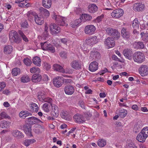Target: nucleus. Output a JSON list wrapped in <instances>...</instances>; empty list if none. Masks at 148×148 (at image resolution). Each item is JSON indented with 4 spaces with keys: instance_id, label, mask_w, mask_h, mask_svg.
<instances>
[{
    "instance_id": "nucleus-1",
    "label": "nucleus",
    "mask_w": 148,
    "mask_h": 148,
    "mask_svg": "<svg viewBox=\"0 0 148 148\" xmlns=\"http://www.w3.org/2000/svg\"><path fill=\"white\" fill-rule=\"evenodd\" d=\"M38 96L40 101L43 102H47L50 104L51 107L53 112L54 113L53 115L56 116L58 115L59 113V110L58 107L54 104H52V100L51 99L46 97L45 94L42 91L38 92Z\"/></svg>"
},
{
    "instance_id": "nucleus-2",
    "label": "nucleus",
    "mask_w": 148,
    "mask_h": 148,
    "mask_svg": "<svg viewBox=\"0 0 148 148\" xmlns=\"http://www.w3.org/2000/svg\"><path fill=\"white\" fill-rule=\"evenodd\" d=\"M52 18L59 25L64 26H67L68 25L67 23V19L66 17L57 15L55 12H53L52 13Z\"/></svg>"
},
{
    "instance_id": "nucleus-3",
    "label": "nucleus",
    "mask_w": 148,
    "mask_h": 148,
    "mask_svg": "<svg viewBox=\"0 0 148 148\" xmlns=\"http://www.w3.org/2000/svg\"><path fill=\"white\" fill-rule=\"evenodd\" d=\"M133 59L134 62L138 64H140L145 61V57L143 53L138 51L136 52L133 54Z\"/></svg>"
},
{
    "instance_id": "nucleus-4",
    "label": "nucleus",
    "mask_w": 148,
    "mask_h": 148,
    "mask_svg": "<svg viewBox=\"0 0 148 148\" xmlns=\"http://www.w3.org/2000/svg\"><path fill=\"white\" fill-rule=\"evenodd\" d=\"M107 33L110 35H112L116 39H118L120 37V33L116 29L112 27H108L106 29Z\"/></svg>"
},
{
    "instance_id": "nucleus-5",
    "label": "nucleus",
    "mask_w": 148,
    "mask_h": 148,
    "mask_svg": "<svg viewBox=\"0 0 148 148\" xmlns=\"http://www.w3.org/2000/svg\"><path fill=\"white\" fill-rule=\"evenodd\" d=\"M9 37L11 42H14L18 43L20 41L17 33L14 30L11 31L9 33Z\"/></svg>"
},
{
    "instance_id": "nucleus-6",
    "label": "nucleus",
    "mask_w": 148,
    "mask_h": 148,
    "mask_svg": "<svg viewBox=\"0 0 148 148\" xmlns=\"http://www.w3.org/2000/svg\"><path fill=\"white\" fill-rule=\"evenodd\" d=\"M104 44L105 47L108 49L114 47L115 45L114 38L112 37H108L105 39Z\"/></svg>"
},
{
    "instance_id": "nucleus-7",
    "label": "nucleus",
    "mask_w": 148,
    "mask_h": 148,
    "mask_svg": "<svg viewBox=\"0 0 148 148\" xmlns=\"http://www.w3.org/2000/svg\"><path fill=\"white\" fill-rule=\"evenodd\" d=\"M124 14L123 10L119 8L114 10L111 13V16L114 18H118L122 16Z\"/></svg>"
},
{
    "instance_id": "nucleus-8",
    "label": "nucleus",
    "mask_w": 148,
    "mask_h": 148,
    "mask_svg": "<svg viewBox=\"0 0 148 148\" xmlns=\"http://www.w3.org/2000/svg\"><path fill=\"white\" fill-rule=\"evenodd\" d=\"M96 29L95 27L93 25L91 24L85 27L84 32L86 34L91 35L94 33Z\"/></svg>"
},
{
    "instance_id": "nucleus-9",
    "label": "nucleus",
    "mask_w": 148,
    "mask_h": 148,
    "mask_svg": "<svg viewBox=\"0 0 148 148\" xmlns=\"http://www.w3.org/2000/svg\"><path fill=\"white\" fill-rule=\"evenodd\" d=\"M85 42L86 44H85L84 45V44H83L82 45H81V47L84 51V53L86 54L88 53L89 51V50L87 49L88 47H87V45H89L91 46L93 44L92 41H91V39L90 37L87 39Z\"/></svg>"
},
{
    "instance_id": "nucleus-10",
    "label": "nucleus",
    "mask_w": 148,
    "mask_h": 148,
    "mask_svg": "<svg viewBox=\"0 0 148 148\" xmlns=\"http://www.w3.org/2000/svg\"><path fill=\"white\" fill-rule=\"evenodd\" d=\"M138 71L140 75L143 77L145 76L148 75V66L142 65L139 68Z\"/></svg>"
},
{
    "instance_id": "nucleus-11",
    "label": "nucleus",
    "mask_w": 148,
    "mask_h": 148,
    "mask_svg": "<svg viewBox=\"0 0 148 148\" xmlns=\"http://www.w3.org/2000/svg\"><path fill=\"white\" fill-rule=\"evenodd\" d=\"M85 114L84 116L81 115L79 114L75 115L73 116L75 121L79 123H82L86 121V119L88 118L87 116L86 117Z\"/></svg>"
},
{
    "instance_id": "nucleus-12",
    "label": "nucleus",
    "mask_w": 148,
    "mask_h": 148,
    "mask_svg": "<svg viewBox=\"0 0 148 148\" xmlns=\"http://www.w3.org/2000/svg\"><path fill=\"white\" fill-rule=\"evenodd\" d=\"M53 82L55 86L59 88L62 86L63 83V78L60 76L56 77L53 79Z\"/></svg>"
},
{
    "instance_id": "nucleus-13",
    "label": "nucleus",
    "mask_w": 148,
    "mask_h": 148,
    "mask_svg": "<svg viewBox=\"0 0 148 148\" xmlns=\"http://www.w3.org/2000/svg\"><path fill=\"white\" fill-rule=\"evenodd\" d=\"M49 27L51 33L52 34H57L60 31V27L56 24H51Z\"/></svg>"
},
{
    "instance_id": "nucleus-14",
    "label": "nucleus",
    "mask_w": 148,
    "mask_h": 148,
    "mask_svg": "<svg viewBox=\"0 0 148 148\" xmlns=\"http://www.w3.org/2000/svg\"><path fill=\"white\" fill-rule=\"evenodd\" d=\"M145 8L144 4L141 3H135L133 7V10L135 11H141L144 10Z\"/></svg>"
},
{
    "instance_id": "nucleus-15",
    "label": "nucleus",
    "mask_w": 148,
    "mask_h": 148,
    "mask_svg": "<svg viewBox=\"0 0 148 148\" xmlns=\"http://www.w3.org/2000/svg\"><path fill=\"white\" fill-rule=\"evenodd\" d=\"M71 67L76 70H79L82 68V64L78 60H73L70 63Z\"/></svg>"
},
{
    "instance_id": "nucleus-16",
    "label": "nucleus",
    "mask_w": 148,
    "mask_h": 148,
    "mask_svg": "<svg viewBox=\"0 0 148 148\" xmlns=\"http://www.w3.org/2000/svg\"><path fill=\"white\" fill-rule=\"evenodd\" d=\"M53 69L55 70L62 73H69V74L71 73V71L67 70L66 69L65 70L64 69L62 66L57 64H55L53 65Z\"/></svg>"
},
{
    "instance_id": "nucleus-17",
    "label": "nucleus",
    "mask_w": 148,
    "mask_h": 148,
    "mask_svg": "<svg viewBox=\"0 0 148 148\" xmlns=\"http://www.w3.org/2000/svg\"><path fill=\"white\" fill-rule=\"evenodd\" d=\"M98 63L95 61L91 62L89 65V70L92 72L95 71L98 69Z\"/></svg>"
},
{
    "instance_id": "nucleus-18",
    "label": "nucleus",
    "mask_w": 148,
    "mask_h": 148,
    "mask_svg": "<svg viewBox=\"0 0 148 148\" xmlns=\"http://www.w3.org/2000/svg\"><path fill=\"white\" fill-rule=\"evenodd\" d=\"M133 53L131 49H125L123 52V54L125 58L131 60L132 59Z\"/></svg>"
},
{
    "instance_id": "nucleus-19",
    "label": "nucleus",
    "mask_w": 148,
    "mask_h": 148,
    "mask_svg": "<svg viewBox=\"0 0 148 148\" xmlns=\"http://www.w3.org/2000/svg\"><path fill=\"white\" fill-rule=\"evenodd\" d=\"M74 87L71 86H66L64 88V91L66 95H72L74 91Z\"/></svg>"
},
{
    "instance_id": "nucleus-20",
    "label": "nucleus",
    "mask_w": 148,
    "mask_h": 148,
    "mask_svg": "<svg viewBox=\"0 0 148 148\" xmlns=\"http://www.w3.org/2000/svg\"><path fill=\"white\" fill-rule=\"evenodd\" d=\"M27 121L30 124H34L40 122L42 123L41 121L36 117L32 116L27 119Z\"/></svg>"
},
{
    "instance_id": "nucleus-21",
    "label": "nucleus",
    "mask_w": 148,
    "mask_h": 148,
    "mask_svg": "<svg viewBox=\"0 0 148 148\" xmlns=\"http://www.w3.org/2000/svg\"><path fill=\"white\" fill-rule=\"evenodd\" d=\"M81 22L82 19L81 18H79L71 21L69 25L71 27L75 28L78 27Z\"/></svg>"
},
{
    "instance_id": "nucleus-22",
    "label": "nucleus",
    "mask_w": 148,
    "mask_h": 148,
    "mask_svg": "<svg viewBox=\"0 0 148 148\" xmlns=\"http://www.w3.org/2000/svg\"><path fill=\"white\" fill-rule=\"evenodd\" d=\"M89 12L91 13H93L96 12L98 10L97 6L93 3L90 4L88 6Z\"/></svg>"
},
{
    "instance_id": "nucleus-23",
    "label": "nucleus",
    "mask_w": 148,
    "mask_h": 148,
    "mask_svg": "<svg viewBox=\"0 0 148 148\" xmlns=\"http://www.w3.org/2000/svg\"><path fill=\"white\" fill-rule=\"evenodd\" d=\"M19 115L20 118L25 119L28 116H31L32 114L27 111L22 110L19 113Z\"/></svg>"
},
{
    "instance_id": "nucleus-24",
    "label": "nucleus",
    "mask_w": 148,
    "mask_h": 148,
    "mask_svg": "<svg viewBox=\"0 0 148 148\" xmlns=\"http://www.w3.org/2000/svg\"><path fill=\"white\" fill-rule=\"evenodd\" d=\"M42 4L44 8L47 9H49L51 5V0H42Z\"/></svg>"
},
{
    "instance_id": "nucleus-25",
    "label": "nucleus",
    "mask_w": 148,
    "mask_h": 148,
    "mask_svg": "<svg viewBox=\"0 0 148 148\" xmlns=\"http://www.w3.org/2000/svg\"><path fill=\"white\" fill-rule=\"evenodd\" d=\"M121 34L124 38L127 40L130 37V33L125 28H122L121 30Z\"/></svg>"
},
{
    "instance_id": "nucleus-26",
    "label": "nucleus",
    "mask_w": 148,
    "mask_h": 148,
    "mask_svg": "<svg viewBox=\"0 0 148 148\" xmlns=\"http://www.w3.org/2000/svg\"><path fill=\"white\" fill-rule=\"evenodd\" d=\"M31 126L29 125H27L24 127V131L26 135L29 136H32L31 134Z\"/></svg>"
},
{
    "instance_id": "nucleus-27",
    "label": "nucleus",
    "mask_w": 148,
    "mask_h": 148,
    "mask_svg": "<svg viewBox=\"0 0 148 148\" xmlns=\"http://www.w3.org/2000/svg\"><path fill=\"white\" fill-rule=\"evenodd\" d=\"M35 21L36 23L39 25H41L44 23L43 18L41 16L36 15L35 16Z\"/></svg>"
},
{
    "instance_id": "nucleus-28",
    "label": "nucleus",
    "mask_w": 148,
    "mask_h": 148,
    "mask_svg": "<svg viewBox=\"0 0 148 148\" xmlns=\"http://www.w3.org/2000/svg\"><path fill=\"white\" fill-rule=\"evenodd\" d=\"M12 134L14 137L18 138L23 137V134L18 130H12Z\"/></svg>"
},
{
    "instance_id": "nucleus-29",
    "label": "nucleus",
    "mask_w": 148,
    "mask_h": 148,
    "mask_svg": "<svg viewBox=\"0 0 148 148\" xmlns=\"http://www.w3.org/2000/svg\"><path fill=\"white\" fill-rule=\"evenodd\" d=\"M39 10L40 12L45 17H48L50 15L49 11L43 7H40Z\"/></svg>"
},
{
    "instance_id": "nucleus-30",
    "label": "nucleus",
    "mask_w": 148,
    "mask_h": 148,
    "mask_svg": "<svg viewBox=\"0 0 148 148\" xmlns=\"http://www.w3.org/2000/svg\"><path fill=\"white\" fill-rule=\"evenodd\" d=\"M42 79V76L39 74L34 75L32 77V81L34 82H39Z\"/></svg>"
},
{
    "instance_id": "nucleus-31",
    "label": "nucleus",
    "mask_w": 148,
    "mask_h": 148,
    "mask_svg": "<svg viewBox=\"0 0 148 148\" xmlns=\"http://www.w3.org/2000/svg\"><path fill=\"white\" fill-rule=\"evenodd\" d=\"M12 50V47L10 45H7L4 46L3 52L5 54H10Z\"/></svg>"
},
{
    "instance_id": "nucleus-32",
    "label": "nucleus",
    "mask_w": 148,
    "mask_h": 148,
    "mask_svg": "<svg viewBox=\"0 0 148 148\" xmlns=\"http://www.w3.org/2000/svg\"><path fill=\"white\" fill-rule=\"evenodd\" d=\"M49 30V26L47 24H46L45 26V32L42 35V37L41 38L42 40H46V38L48 37V32Z\"/></svg>"
},
{
    "instance_id": "nucleus-33",
    "label": "nucleus",
    "mask_w": 148,
    "mask_h": 148,
    "mask_svg": "<svg viewBox=\"0 0 148 148\" xmlns=\"http://www.w3.org/2000/svg\"><path fill=\"white\" fill-rule=\"evenodd\" d=\"M33 63L36 65L37 66H40L41 65V60L40 58L36 56L33 58Z\"/></svg>"
},
{
    "instance_id": "nucleus-34",
    "label": "nucleus",
    "mask_w": 148,
    "mask_h": 148,
    "mask_svg": "<svg viewBox=\"0 0 148 148\" xmlns=\"http://www.w3.org/2000/svg\"><path fill=\"white\" fill-rule=\"evenodd\" d=\"M11 125V123L9 121H3L1 122L0 125L1 128H7L10 127Z\"/></svg>"
},
{
    "instance_id": "nucleus-35",
    "label": "nucleus",
    "mask_w": 148,
    "mask_h": 148,
    "mask_svg": "<svg viewBox=\"0 0 148 148\" xmlns=\"http://www.w3.org/2000/svg\"><path fill=\"white\" fill-rule=\"evenodd\" d=\"M36 13L35 12H33L32 11H29L26 14L28 18V19L30 21L32 20L34 17L35 18Z\"/></svg>"
},
{
    "instance_id": "nucleus-36",
    "label": "nucleus",
    "mask_w": 148,
    "mask_h": 148,
    "mask_svg": "<svg viewBox=\"0 0 148 148\" xmlns=\"http://www.w3.org/2000/svg\"><path fill=\"white\" fill-rule=\"evenodd\" d=\"M36 142V140L34 139H26L23 141V144L26 146L27 147Z\"/></svg>"
},
{
    "instance_id": "nucleus-37",
    "label": "nucleus",
    "mask_w": 148,
    "mask_h": 148,
    "mask_svg": "<svg viewBox=\"0 0 148 148\" xmlns=\"http://www.w3.org/2000/svg\"><path fill=\"white\" fill-rule=\"evenodd\" d=\"M61 117L66 120H67L70 117V115L68 112L66 111H62L60 114Z\"/></svg>"
},
{
    "instance_id": "nucleus-38",
    "label": "nucleus",
    "mask_w": 148,
    "mask_h": 148,
    "mask_svg": "<svg viewBox=\"0 0 148 148\" xmlns=\"http://www.w3.org/2000/svg\"><path fill=\"white\" fill-rule=\"evenodd\" d=\"M146 138L141 132L138 134L136 137V139L140 142H145Z\"/></svg>"
},
{
    "instance_id": "nucleus-39",
    "label": "nucleus",
    "mask_w": 148,
    "mask_h": 148,
    "mask_svg": "<svg viewBox=\"0 0 148 148\" xmlns=\"http://www.w3.org/2000/svg\"><path fill=\"white\" fill-rule=\"evenodd\" d=\"M80 18L85 21L91 20L92 18V17L89 14H82L81 15Z\"/></svg>"
},
{
    "instance_id": "nucleus-40",
    "label": "nucleus",
    "mask_w": 148,
    "mask_h": 148,
    "mask_svg": "<svg viewBox=\"0 0 148 148\" xmlns=\"http://www.w3.org/2000/svg\"><path fill=\"white\" fill-rule=\"evenodd\" d=\"M133 47L135 48L136 49H143L144 48V45L142 42H136L134 44Z\"/></svg>"
},
{
    "instance_id": "nucleus-41",
    "label": "nucleus",
    "mask_w": 148,
    "mask_h": 148,
    "mask_svg": "<svg viewBox=\"0 0 148 148\" xmlns=\"http://www.w3.org/2000/svg\"><path fill=\"white\" fill-rule=\"evenodd\" d=\"M98 145L100 147H103L105 146L106 144V141L103 139H100L97 142Z\"/></svg>"
},
{
    "instance_id": "nucleus-42",
    "label": "nucleus",
    "mask_w": 148,
    "mask_h": 148,
    "mask_svg": "<svg viewBox=\"0 0 148 148\" xmlns=\"http://www.w3.org/2000/svg\"><path fill=\"white\" fill-rule=\"evenodd\" d=\"M140 23L137 18L134 20L132 23V27L135 29H138Z\"/></svg>"
},
{
    "instance_id": "nucleus-43",
    "label": "nucleus",
    "mask_w": 148,
    "mask_h": 148,
    "mask_svg": "<svg viewBox=\"0 0 148 148\" xmlns=\"http://www.w3.org/2000/svg\"><path fill=\"white\" fill-rule=\"evenodd\" d=\"M42 109L44 112H48L50 111L51 108L50 106L48 103H45L42 106Z\"/></svg>"
},
{
    "instance_id": "nucleus-44",
    "label": "nucleus",
    "mask_w": 148,
    "mask_h": 148,
    "mask_svg": "<svg viewBox=\"0 0 148 148\" xmlns=\"http://www.w3.org/2000/svg\"><path fill=\"white\" fill-rule=\"evenodd\" d=\"M30 72L33 73H39L40 72V70L38 68L34 66L30 69Z\"/></svg>"
},
{
    "instance_id": "nucleus-45",
    "label": "nucleus",
    "mask_w": 148,
    "mask_h": 148,
    "mask_svg": "<svg viewBox=\"0 0 148 148\" xmlns=\"http://www.w3.org/2000/svg\"><path fill=\"white\" fill-rule=\"evenodd\" d=\"M142 40L145 41H148V33H145L142 32L140 33Z\"/></svg>"
},
{
    "instance_id": "nucleus-46",
    "label": "nucleus",
    "mask_w": 148,
    "mask_h": 148,
    "mask_svg": "<svg viewBox=\"0 0 148 148\" xmlns=\"http://www.w3.org/2000/svg\"><path fill=\"white\" fill-rule=\"evenodd\" d=\"M141 133L146 138L148 137V127H144L141 131Z\"/></svg>"
},
{
    "instance_id": "nucleus-47",
    "label": "nucleus",
    "mask_w": 148,
    "mask_h": 148,
    "mask_svg": "<svg viewBox=\"0 0 148 148\" xmlns=\"http://www.w3.org/2000/svg\"><path fill=\"white\" fill-rule=\"evenodd\" d=\"M20 73V70L18 68H15L13 69L12 71V73L14 76H16L19 74Z\"/></svg>"
},
{
    "instance_id": "nucleus-48",
    "label": "nucleus",
    "mask_w": 148,
    "mask_h": 148,
    "mask_svg": "<svg viewBox=\"0 0 148 148\" xmlns=\"http://www.w3.org/2000/svg\"><path fill=\"white\" fill-rule=\"evenodd\" d=\"M127 113V111L126 110L122 109L120 111L119 115L121 117L124 118L126 116Z\"/></svg>"
},
{
    "instance_id": "nucleus-49",
    "label": "nucleus",
    "mask_w": 148,
    "mask_h": 148,
    "mask_svg": "<svg viewBox=\"0 0 148 148\" xmlns=\"http://www.w3.org/2000/svg\"><path fill=\"white\" fill-rule=\"evenodd\" d=\"M125 147V148H137L136 146L130 141L127 142Z\"/></svg>"
},
{
    "instance_id": "nucleus-50",
    "label": "nucleus",
    "mask_w": 148,
    "mask_h": 148,
    "mask_svg": "<svg viewBox=\"0 0 148 148\" xmlns=\"http://www.w3.org/2000/svg\"><path fill=\"white\" fill-rule=\"evenodd\" d=\"M29 78L27 75H25L22 76L21 78V82L23 83H27L29 81Z\"/></svg>"
},
{
    "instance_id": "nucleus-51",
    "label": "nucleus",
    "mask_w": 148,
    "mask_h": 148,
    "mask_svg": "<svg viewBox=\"0 0 148 148\" xmlns=\"http://www.w3.org/2000/svg\"><path fill=\"white\" fill-rule=\"evenodd\" d=\"M40 45L42 49L43 50H47L48 49L49 44H47L46 42L41 43Z\"/></svg>"
},
{
    "instance_id": "nucleus-52",
    "label": "nucleus",
    "mask_w": 148,
    "mask_h": 148,
    "mask_svg": "<svg viewBox=\"0 0 148 148\" xmlns=\"http://www.w3.org/2000/svg\"><path fill=\"white\" fill-rule=\"evenodd\" d=\"M31 108L33 110V111L37 112L38 110V105L35 103H33L31 104Z\"/></svg>"
},
{
    "instance_id": "nucleus-53",
    "label": "nucleus",
    "mask_w": 148,
    "mask_h": 148,
    "mask_svg": "<svg viewBox=\"0 0 148 148\" xmlns=\"http://www.w3.org/2000/svg\"><path fill=\"white\" fill-rule=\"evenodd\" d=\"M23 62L27 66H29L32 63L31 59L29 58H25L24 59Z\"/></svg>"
},
{
    "instance_id": "nucleus-54",
    "label": "nucleus",
    "mask_w": 148,
    "mask_h": 148,
    "mask_svg": "<svg viewBox=\"0 0 148 148\" xmlns=\"http://www.w3.org/2000/svg\"><path fill=\"white\" fill-rule=\"evenodd\" d=\"M90 37L93 44L97 43L99 41V40L97 38L96 36H93Z\"/></svg>"
},
{
    "instance_id": "nucleus-55",
    "label": "nucleus",
    "mask_w": 148,
    "mask_h": 148,
    "mask_svg": "<svg viewBox=\"0 0 148 148\" xmlns=\"http://www.w3.org/2000/svg\"><path fill=\"white\" fill-rule=\"evenodd\" d=\"M48 49L47 51H48L52 53H54L55 51L54 47L51 44H49L48 46Z\"/></svg>"
},
{
    "instance_id": "nucleus-56",
    "label": "nucleus",
    "mask_w": 148,
    "mask_h": 148,
    "mask_svg": "<svg viewBox=\"0 0 148 148\" xmlns=\"http://www.w3.org/2000/svg\"><path fill=\"white\" fill-rule=\"evenodd\" d=\"M19 34L22 38L23 40L25 42L28 41V39L24 35V34L21 31H19Z\"/></svg>"
},
{
    "instance_id": "nucleus-57",
    "label": "nucleus",
    "mask_w": 148,
    "mask_h": 148,
    "mask_svg": "<svg viewBox=\"0 0 148 148\" xmlns=\"http://www.w3.org/2000/svg\"><path fill=\"white\" fill-rule=\"evenodd\" d=\"M21 26L22 27L24 28H27L28 26V23L26 21H22Z\"/></svg>"
},
{
    "instance_id": "nucleus-58",
    "label": "nucleus",
    "mask_w": 148,
    "mask_h": 148,
    "mask_svg": "<svg viewBox=\"0 0 148 148\" xmlns=\"http://www.w3.org/2000/svg\"><path fill=\"white\" fill-rule=\"evenodd\" d=\"M43 65L44 69H46L47 70H48L51 68L50 64L47 62H44Z\"/></svg>"
},
{
    "instance_id": "nucleus-59",
    "label": "nucleus",
    "mask_w": 148,
    "mask_h": 148,
    "mask_svg": "<svg viewBox=\"0 0 148 148\" xmlns=\"http://www.w3.org/2000/svg\"><path fill=\"white\" fill-rule=\"evenodd\" d=\"M0 116L1 117L5 118H8L9 119L10 117L6 114V112H1V113Z\"/></svg>"
},
{
    "instance_id": "nucleus-60",
    "label": "nucleus",
    "mask_w": 148,
    "mask_h": 148,
    "mask_svg": "<svg viewBox=\"0 0 148 148\" xmlns=\"http://www.w3.org/2000/svg\"><path fill=\"white\" fill-rule=\"evenodd\" d=\"M6 86V84L4 82H0V92L3 90Z\"/></svg>"
},
{
    "instance_id": "nucleus-61",
    "label": "nucleus",
    "mask_w": 148,
    "mask_h": 148,
    "mask_svg": "<svg viewBox=\"0 0 148 148\" xmlns=\"http://www.w3.org/2000/svg\"><path fill=\"white\" fill-rule=\"evenodd\" d=\"M104 15L103 14L101 15V16L97 17L95 19V21L96 22L99 23L101 21L102 19L103 18Z\"/></svg>"
},
{
    "instance_id": "nucleus-62",
    "label": "nucleus",
    "mask_w": 148,
    "mask_h": 148,
    "mask_svg": "<svg viewBox=\"0 0 148 148\" xmlns=\"http://www.w3.org/2000/svg\"><path fill=\"white\" fill-rule=\"evenodd\" d=\"M91 56H95V57H99V56H100L99 53L97 51H92L90 53Z\"/></svg>"
},
{
    "instance_id": "nucleus-63",
    "label": "nucleus",
    "mask_w": 148,
    "mask_h": 148,
    "mask_svg": "<svg viewBox=\"0 0 148 148\" xmlns=\"http://www.w3.org/2000/svg\"><path fill=\"white\" fill-rule=\"evenodd\" d=\"M108 72V69L106 68H104L103 70L100 71L99 73L100 75H103L106 73Z\"/></svg>"
},
{
    "instance_id": "nucleus-64",
    "label": "nucleus",
    "mask_w": 148,
    "mask_h": 148,
    "mask_svg": "<svg viewBox=\"0 0 148 148\" xmlns=\"http://www.w3.org/2000/svg\"><path fill=\"white\" fill-rule=\"evenodd\" d=\"M79 104L82 108H85V106L83 101H79Z\"/></svg>"
}]
</instances>
